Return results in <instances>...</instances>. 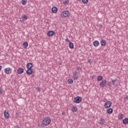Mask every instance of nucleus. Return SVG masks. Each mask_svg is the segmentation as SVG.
<instances>
[{"label":"nucleus","mask_w":128,"mask_h":128,"mask_svg":"<svg viewBox=\"0 0 128 128\" xmlns=\"http://www.w3.org/2000/svg\"><path fill=\"white\" fill-rule=\"evenodd\" d=\"M0 94H2V90L0 89Z\"/></svg>","instance_id":"c9c22d12"},{"label":"nucleus","mask_w":128,"mask_h":128,"mask_svg":"<svg viewBox=\"0 0 128 128\" xmlns=\"http://www.w3.org/2000/svg\"><path fill=\"white\" fill-rule=\"evenodd\" d=\"M114 112V110L112 108H110L108 110H107V112L108 114H112V113Z\"/></svg>","instance_id":"f3484780"},{"label":"nucleus","mask_w":128,"mask_h":128,"mask_svg":"<svg viewBox=\"0 0 128 128\" xmlns=\"http://www.w3.org/2000/svg\"><path fill=\"white\" fill-rule=\"evenodd\" d=\"M112 81L108 82V86H112Z\"/></svg>","instance_id":"cd10ccee"},{"label":"nucleus","mask_w":128,"mask_h":128,"mask_svg":"<svg viewBox=\"0 0 128 128\" xmlns=\"http://www.w3.org/2000/svg\"><path fill=\"white\" fill-rule=\"evenodd\" d=\"M2 66H0V70H2Z\"/></svg>","instance_id":"e433bc0d"},{"label":"nucleus","mask_w":128,"mask_h":128,"mask_svg":"<svg viewBox=\"0 0 128 128\" xmlns=\"http://www.w3.org/2000/svg\"><path fill=\"white\" fill-rule=\"evenodd\" d=\"M124 118V114H120V116H118V118L120 120H122Z\"/></svg>","instance_id":"a878e982"},{"label":"nucleus","mask_w":128,"mask_h":128,"mask_svg":"<svg viewBox=\"0 0 128 128\" xmlns=\"http://www.w3.org/2000/svg\"><path fill=\"white\" fill-rule=\"evenodd\" d=\"M64 114V112H62V114Z\"/></svg>","instance_id":"ea45409f"},{"label":"nucleus","mask_w":128,"mask_h":128,"mask_svg":"<svg viewBox=\"0 0 128 128\" xmlns=\"http://www.w3.org/2000/svg\"><path fill=\"white\" fill-rule=\"evenodd\" d=\"M52 12L53 14H56L58 12V8L54 6L52 8Z\"/></svg>","instance_id":"9d476101"},{"label":"nucleus","mask_w":128,"mask_h":128,"mask_svg":"<svg viewBox=\"0 0 128 128\" xmlns=\"http://www.w3.org/2000/svg\"><path fill=\"white\" fill-rule=\"evenodd\" d=\"M38 126H40V125H38Z\"/></svg>","instance_id":"79ce46f5"},{"label":"nucleus","mask_w":128,"mask_h":128,"mask_svg":"<svg viewBox=\"0 0 128 128\" xmlns=\"http://www.w3.org/2000/svg\"><path fill=\"white\" fill-rule=\"evenodd\" d=\"M72 112H78V108L76 106H73L72 107Z\"/></svg>","instance_id":"2eb2a0df"},{"label":"nucleus","mask_w":128,"mask_h":128,"mask_svg":"<svg viewBox=\"0 0 128 128\" xmlns=\"http://www.w3.org/2000/svg\"><path fill=\"white\" fill-rule=\"evenodd\" d=\"M69 48L71 49L74 48V44L72 42H70L69 43Z\"/></svg>","instance_id":"4be33fe9"},{"label":"nucleus","mask_w":128,"mask_h":128,"mask_svg":"<svg viewBox=\"0 0 128 128\" xmlns=\"http://www.w3.org/2000/svg\"><path fill=\"white\" fill-rule=\"evenodd\" d=\"M88 62L89 64H92V60L90 59L88 60Z\"/></svg>","instance_id":"7c9ffc66"},{"label":"nucleus","mask_w":128,"mask_h":128,"mask_svg":"<svg viewBox=\"0 0 128 128\" xmlns=\"http://www.w3.org/2000/svg\"><path fill=\"white\" fill-rule=\"evenodd\" d=\"M97 80L98 82H100V80H102V76H98L97 78Z\"/></svg>","instance_id":"aec40b11"},{"label":"nucleus","mask_w":128,"mask_h":128,"mask_svg":"<svg viewBox=\"0 0 128 128\" xmlns=\"http://www.w3.org/2000/svg\"><path fill=\"white\" fill-rule=\"evenodd\" d=\"M98 26H99V28H102V24H98Z\"/></svg>","instance_id":"c756f323"},{"label":"nucleus","mask_w":128,"mask_h":128,"mask_svg":"<svg viewBox=\"0 0 128 128\" xmlns=\"http://www.w3.org/2000/svg\"><path fill=\"white\" fill-rule=\"evenodd\" d=\"M82 2L84 4H86L88 2V0H82Z\"/></svg>","instance_id":"393cba45"},{"label":"nucleus","mask_w":128,"mask_h":128,"mask_svg":"<svg viewBox=\"0 0 128 128\" xmlns=\"http://www.w3.org/2000/svg\"><path fill=\"white\" fill-rule=\"evenodd\" d=\"M28 43L27 42H26L23 44V46L24 48H28Z\"/></svg>","instance_id":"6ab92c4d"},{"label":"nucleus","mask_w":128,"mask_h":128,"mask_svg":"<svg viewBox=\"0 0 128 128\" xmlns=\"http://www.w3.org/2000/svg\"><path fill=\"white\" fill-rule=\"evenodd\" d=\"M63 2L64 6H66V4H68V1H66V0H65V1H64Z\"/></svg>","instance_id":"bb28decb"},{"label":"nucleus","mask_w":128,"mask_h":128,"mask_svg":"<svg viewBox=\"0 0 128 128\" xmlns=\"http://www.w3.org/2000/svg\"><path fill=\"white\" fill-rule=\"evenodd\" d=\"M16 116H18V113H16Z\"/></svg>","instance_id":"58836bf2"},{"label":"nucleus","mask_w":128,"mask_h":128,"mask_svg":"<svg viewBox=\"0 0 128 128\" xmlns=\"http://www.w3.org/2000/svg\"><path fill=\"white\" fill-rule=\"evenodd\" d=\"M26 68H28V70L26 71V74L30 76V74H32V64L29 62L28 63L26 64Z\"/></svg>","instance_id":"f03ea898"},{"label":"nucleus","mask_w":128,"mask_h":128,"mask_svg":"<svg viewBox=\"0 0 128 128\" xmlns=\"http://www.w3.org/2000/svg\"><path fill=\"white\" fill-rule=\"evenodd\" d=\"M122 122H123L124 124H128V118H125L124 120H123Z\"/></svg>","instance_id":"a211bd4d"},{"label":"nucleus","mask_w":128,"mask_h":128,"mask_svg":"<svg viewBox=\"0 0 128 128\" xmlns=\"http://www.w3.org/2000/svg\"><path fill=\"white\" fill-rule=\"evenodd\" d=\"M66 42H70V40H68V38H66Z\"/></svg>","instance_id":"2f4dec72"},{"label":"nucleus","mask_w":128,"mask_h":128,"mask_svg":"<svg viewBox=\"0 0 128 128\" xmlns=\"http://www.w3.org/2000/svg\"><path fill=\"white\" fill-rule=\"evenodd\" d=\"M100 44L102 46H104L106 44V40H103L100 41Z\"/></svg>","instance_id":"9b49d317"},{"label":"nucleus","mask_w":128,"mask_h":128,"mask_svg":"<svg viewBox=\"0 0 128 128\" xmlns=\"http://www.w3.org/2000/svg\"><path fill=\"white\" fill-rule=\"evenodd\" d=\"M82 102V98L80 96H76L74 98V102L75 104H80Z\"/></svg>","instance_id":"39448f33"},{"label":"nucleus","mask_w":128,"mask_h":128,"mask_svg":"<svg viewBox=\"0 0 128 128\" xmlns=\"http://www.w3.org/2000/svg\"><path fill=\"white\" fill-rule=\"evenodd\" d=\"M124 100H128V96H126L125 97Z\"/></svg>","instance_id":"473e14b6"},{"label":"nucleus","mask_w":128,"mask_h":128,"mask_svg":"<svg viewBox=\"0 0 128 128\" xmlns=\"http://www.w3.org/2000/svg\"><path fill=\"white\" fill-rule=\"evenodd\" d=\"M93 44H94V46H98L100 44V42L98 40H95L93 42Z\"/></svg>","instance_id":"4468645a"},{"label":"nucleus","mask_w":128,"mask_h":128,"mask_svg":"<svg viewBox=\"0 0 128 128\" xmlns=\"http://www.w3.org/2000/svg\"><path fill=\"white\" fill-rule=\"evenodd\" d=\"M36 90H40V87H38Z\"/></svg>","instance_id":"f704fd0d"},{"label":"nucleus","mask_w":128,"mask_h":128,"mask_svg":"<svg viewBox=\"0 0 128 128\" xmlns=\"http://www.w3.org/2000/svg\"><path fill=\"white\" fill-rule=\"evenodd\" d=\"M24 20H28V16H26V14H24Z\"/></svg>","instance_id":"c85d7f7f"},{"label":"nucleus","mask_w":128,"mask_h":128,"mask_svg":"<svg viewBox=\"0 0 128 128\" xmlns=\"http://www.w3.org/2000/svg\"><path fill=\"white\" fill-rule=\"evenodd\" d=\"M100 88H104L106 86V80H104L100 82Z\"/></svg>","instance_id":"423d86ee"},{"label":"nucleus","mask_w":128,"mask_h":128,"mask_svg":"<svg viewBox=\"0 0 128 128\" xmlns=\"http://www.w3.org/2000/svg\"><path fill=\"white\" fill-rule=\"evenodd\" d=\"M73 80H76L78 78V76H76V74H74L72 78Z\"/></svg>","instance_id":"5701e85b"},{"label":"nucleus","mask_w":128,"mask_h":128,"mask_svg":"<svg viewBox=\"0 0 128 128\" xmlns=\"http://www.w3.org/2000/svg\"><path fill=\"white\" fill-rule=\"evenodd\" d=\"M47 24H48V22H47Z\"/></svg>","instance_id":"a19ab883"},{"label":"nucleus","mask_w":128,"mask_h":128,"mask_svg":"<svg viewBox=\"0 0 128 128\" xmlns=\"http://www.w3.org/2000/svg\"><path fill=\"white\" fill-rule=\"evenodd\" d=\"M4 72L7 74H12V68H6L4 70Z\"/></svg>","instance_id":"0eeeda50"},{"label":"nucleus","mask_w":128,"mask_h":128,"mask_svg":"<svg viewBox=\"0 0 128 128\" xmlns=\"http://www.w3.org/2000/svg\"><path fill=\"white\" fill-rule=\"evenodd\" d=\"M54 34H56V32L54 31L50 30L47 33V36H54Z\"/></svg>","instance_id":"6e6552de"},{"label":"nucleus","mask_w":128,"mask_h":128,"mask_svg":"<svg viewBox=\"0 0 128 128\" xmlns=\"http://www.w3.org/2000/svg\"><path fill=\"white\" fill-rule=\"evenodd\" d=\"M81 70L80 67H78V68H77V70Z\"/></svg>","instance_id":"72a5a7b5"},{"label":"nucleus","mask_w":128,"mask_h":128,"mask_svg":"<svg viewBox=\"0 0 128 128\" xmlns=\"http://www.w3.org/2000/svg\"><path fill=\"white\" fill-rule=\"evenodd\" d=\"M52 120L50 117H47L42 120V124H41L42 128H44V126H48L50 124Z\"/></svg>","instance_id":"f257e3e1"},{"label":"nucleus","mask_w":128,"mask_h":128,"mask_svg":"<svg viewBox=\"0 0 128 128\" xmlns=\"http://www.w3.org/2000/svg\"><path fill=\"white\" fill-rule=\"evenodd\" d=\"M28 2V0H22V4L23 6H26Z\"/></svg>","instance_id":"412c9836"},{"label":"nucleus","mask_w":128,"mask_h":128,"mask_svg":"<svg viewBox=\"0 0 128 128\" xmlns=\"http://www.w3.org/2000/svg\"><path fill=\"white\" fill-rule=\"evenodd\" d=\"M20 128V126H15V128Z\"/></svg>","instance_id":"4c0bfd02"},{"label":"nucleus","mask_w":128,"mask_h":128,"mask_svg":"<svg viewBox=\"0 0 128 128\" xmlns=\"http://www.w3.org/2000/svg\"><path fill=\"white\" fill-rule=\"evenodd\" d=\"M23 72H24V68H19L18 70V74H22Z\"/></svg>","instance_id":"f8f14e48"},{"label":"nucleus","mask_w":128,"mask_h":128,"mask_svg":"<svg viewBox=\"0 0 128 128\" xmlns=\"http://www.w3.org/2000/svg\"><path fill=\"white\" fill-rule=\"evenodd\" d=\"M104 122H106V120L104 119V118H102L100 120H99L98 124H104Z\"/></svg>","instance_id":"ddd939ff"},{"label":"nucleus","mask_w":128,"mask_h":128,"mask_svg":"<svg viewBox=\"0 0 128 128\" xmlns=\"http://www.w3.org/2000/svg\"><path fill=\"white\" fill-rule=\"evenodd\" d=\"M68 82L69 84H72L74 82V80L72 79H68Z\"/></svg>","instance_id":"b1692460"},{"label":"nucleus","mask_w":128,"mask_h":128,"mask_svg":"<svg viewBox=\"0 0 128 128\" xmlns=\"http://www.w3.org/2000/svg\"><path fill=\"white\" fill-rule=\"evenodd\" d=\"M116 82H118V79L112 80L111 81V84H112V85L114 86H116Z\"/></svg>","instance_id":"1a4fd4ad"},{"label":"nucleus","mask_w":128,"mask_h":128,"mask_svg":"<svg viewBox=\"0 0 128 128\" xmlns=\"http://www.w3.org/2000/svg\"><path fill=\"white\" fill-rule=\"evenodd\" d=\"M4 115L5 118H10V114L8 112H4Z\"/></svg>","instance_id":"dca6fc26"},{"label":"nucleus","mask_w":128,"mask_h":128,"mask_svg":"<svg viewBox=\"0 0 128 128\" xmlns=\"http://www.w3.org/2000/svg\"><path fill=\"white\" fill-rule=\"evenodd\" d=\"M112 102L110 101H107L104 105L105 108H110V106H112Z\"/></svg>","instance_id":"7ed1b4c3"},{"label":"nucleus","mask_w":128,"mask_h":128,"mask_svg":"<svg viewBox=\"0 0 128 128\" xmlns=\"http://www.w3.org/2000/svg\"><path fill=\"white\" fill-rule=\"evenodd\" d=\"M64 16V18L70 16V12L68 10L64 11L62 12L60 16Z\"/></svg>","instance_id":"20e7f679"}]
</instances>
